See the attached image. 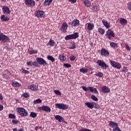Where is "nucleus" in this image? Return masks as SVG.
Here are the masks:
<instances>
[{
    "label": "nucleus",
    "instance_id": "obj_34",
    "mask_svg": "<svg viewBox=\"0 0 131 131\" xmlns=\"http://www.w3.org/2000/svg\"><path fill=\"white\" fill-rule=\"evenodd\" d=\"M8 117L11 119H16V115L13 114H9L8 115Z\"/></svg>",
    "mask_w": 131,
    "mask_h": 131
},
{
    "label": "nucleus",
    "instance_id": "obj_25",
    "mask_svg": "<svg viewBox=\"0 0 131 131\" xmlns=\"http://www.w3.org/2000/svg\"><path fill=\"white\" fill-rule=\"evenodd\" d=\"M53 3V0H45L43 3V6H50Z\"/></svg>",
    "mask_w": 131,
    "mask_h": 131
},
{
    "label": "nucleus",
    "instance_id": "obj_54",
    "mask_svg": "<svg viewBox=\"0 0 131 131\" xmlns=\"http://www.w3.org/2000/svg\"><path fill=\"white\" fill-rule=\"evenodd\" d=\"M126 49L127 50V51H130V48L127 43H126Z\"/></svg>",
    "mask_w": 131,
    "mask_h": 131
},
{
    "label": "nucleus",
    "instance_id": "obj_39",
    "mask_svg": "<svg viewBox=\"0 0 131 131\" xmlns=\"http://www.w3.org/2000/svg\"><path fill=\"white\" fill-rule=\"evenodd\" d=\"M94 75H95V76H98V77H102V76H104V74H103L102 72H99L95 74Z\"/></svg>",
    "mask_w": 131,
    "mask_h": 131
},
{
    "label": "nucleus",
    "instance_id": "obj_47",
    "mask_svg": "<svg viewBox=\"0 0 131 131\" xmlns=\"http://www.w3.org/2000/svg\"><path fill=\"white\" fill-rule=\"evenodd\" d=\"M13 124H18L19 123V120L13 119L12 120Z\"/></svg>",
    "mask_w": 131,
    "mask_h": 131
},
{
    "label": "nucleus",
    "instance_id": "obj_50",
    "mask_svg": "<svg viewBox=\"0 0 131 131\" xmlns=\"http://www.w3.org/2000/svg\"><path fill=\"white\" fill-rule=\"evenodd\" d=\"M64 66H65L67 68H70L71 67V64L69 63H64Z\"/></svg>",
    "mask_w": 131,
    "mask_h": 131
},
{
    "label": "nucleus",
    "instance_id": "obj_44",
    "mask_svg": "<svg viewBox=\"0 0 131 131\" xmlns=\"http://www.w3.org/2000/svg\"><path fill=\"white\" fill-rule=\"evenodd\" d=\"M20 71H21L22 73H24V74H29L30 72L29 71H27L26 70H20Z\"/></svg>",
    "mask_w": 131,
    "mask_h": 131
},
{
    "label": "nucleus",
    "instance_id": "obj_11",
    "mask_svg": "<svg viewBox=\"0 0 131 131\" xmlns=\"http://www.w3.org/2000/svg\"><path fill=\"white\" fill-rule=\"evenodd\" d=\"M38 109L41 111H45V112H51V107L48 105H43L38 107Z\"/></svg>",
    "mask_w": 131,
    "mask_h": 131
},
{
    "label": "nucleus",
    "instance_id": "obj_8",
    "mask_svg": "<svg viewBox=\"0 0 131 131\" xmlns=\"http://www.w3.org/2000/svg\"><path fill=\"white\" fill-rule=\"evenodd\" d=\"M35 16L37 18H44L45 17V12L40 10H37L35 12Z\"/></svg>",
    "mask_w": 131,
    "mask_h": 131
},
{
    "label": "nucleus",
    "instance_id": "obj_20",
    "mask_svg": "<svg viewBox=\"0 0 131 131\" xmlns=\"http://www.w3.org/2000/svg\"><path fill=\"white\" fill-rule=\"evenodd\" d=\"M71 26H74V27L79 26V20L77 19H74L71 23Z\"/></svg>",
    "mask_w": 131,
    "mask_h": 131
},
{
    "label": "nucleus",
    "instance_id": "obj_51",
    "mask_svg": "<svg viewBox=\"0 0 131 131\" xmlns=\"http://www.w3.org/2000/svg\"><path fill=\"white\" fill-rule=\"evenodd\" d=\"M27 65L28 66H32V61H27Z\"/></svg>",
    "mask_w": 131,
    "mask_h": 131
},
{
    "label": "nucleus",
    "instance_id": "obj_42",
    "mask_svg": "<svg viewBox=\"0 0 131 131\" xmlns=\"http://www.w3.org/2000/svg\"><path fill=\"white\" fill-rule=\"evenodd\" d=\"M54 93L58 96H62V93L59 90H54Z\"/></svg>",
    "mask_w": 131,
    "mask_h": 131
},
{
    "label": "nucleus",
    "instance_id": "obj_48",
    "mask_svg": "<svg viewBox=\"0 0 131 131\" xmlns=\"http://www.w3.org/2000/svg\"><path fill=\"white\" fill-rule=\"evenodd\" d=\"M24 98H29V94L28 93H25L23 94Z\"/></svg>",
    "mask_w": 131,
    "mask_h": 131
},
{
    "label": "nucleus",
    "instance_id": "obj_62",
    "mask_svg": "<svg viewBox=\"0 0 131 131\" xmlns=\"http://www.w3.org/2000/svg\"><path fill=\"white\" fill-rule=\"evenodd\" d=\"M93 73L94 72H91V73H90V74H93Z\"/></svg>",
    "mask_w": 131,
    "mask_h": 131
},
{
    "label": "nucleus",
    "instance_id": "obj_19",
    "mask_svg": "<svg viewBox=\"0 0 131 131\" xmlns=\"http://www.w3.org/2000/svg\"><path fill=\"white\" fill-rule=\"evenodd\" d=\"M86 25L88 30H89L90 31H92V30H94V28H95V24L94 23H87Z\"/></svg>",
    "mask_w": 131,
    "mask_h": 131
},
{
    "label": "nucleus",
    "instance_id": "obj_5",
    "mask_svg": "<svg viewBox=\"0 0 131 131\" xmlns=\"http://www.w3.org/2000/svg\"><path fill=\"white\" fill-rule=\"evenodd\" d=\"M97 64H98V66H99L101 68H103V69H108L109 68V66L106 64L104 62V61L102 60H98L96 62Z\"/></svg>",
    "mask_w": 131,
    "mask_h": 131
},
{
    "label": "nucleus",
    "instance_id": "obj_52",
    "mask_svg": "<svg viewBox=\"0 0 131 131\" xmlns=\"http://www.w3.org/2000/svg\"><path fill=\"white\" fill-rule=\"evenodd\" d=\"M128 71V70L127 69V68L124 67L123 69L122 72L126 73Z\"/></svg>",
    "mask_w": 131,
    "mask_h": 131
},
{
    "label": "nucleus",
    "instance_id": "obj_41",
    "mask_svg": "<svg viewBox=\"0 0 131 131\" xmlns=\"http://www.w3.org/2000/svg\"><path fill=\"white\" fill-rule=\"evenodd\" d=\"M98 32H99L100 33V34H104V33H105V30L99 28L98 29Z\"/></svg>",
    "mask_w": 131,
    "mask_h": 131
},
{
    "label": "nucleus",
    "instance_id": "obj_57",
    "mask_svg": "<svg viewBox=\"0 0 131 131\" xmlns=\"http://www.w3.org/2000/svg\"><path fill=\"white\" fill-rule=\"evenodd\" d=\"M4 110V105L0 104V111Z\"/></svg>",
    "mask_w": 131,
    "mask_h": 131
},
{
    "label": "nucleus",
    "instance_id": "obj_23",
    "mask_svg": "<svg viewBox=\"0 0 131 131\" xmlns=\"http://www.w3.org/2000/svg\"><path fill=\"white\" fill-rule=\"evenodd\" d=\"M1 19L3 22H7L10 20V18H9L8 16H6L5 15H2L1 16Z\"/></svg>",
    "mask_w": 131,
    "mask_h": 131
},
{
    "label": "nucleus",
    "instance_id": "obj_45",
    "mask_svg": "<svg viewBox=\"0 0 131 131\" xmlns=\"http://www.w3.org/2000/svg\"><path fill=\"white\" fill-rule=\"evenodd\" d=\"M32 66H35V67H38V63H37V61H32Z\"/></svg>",
    "mask_w": 131,
    "mask_h": 131
},
{
    "label": "nucleus",
    "instance_id": "obj_27",
    "mask_svg": "<svg viewBox=\"0 0 131 131\" xmlns=\"http://www.w3.org/2000/svg\"><path fill=\"white\" fill-rule=\"evenodd\" d=\"M58 59L60 60V61H63V62H65L66 61V56L63 54H61L59 56Z\"/></svg>",
    "mask_w": 131,
    "mask_h": 131
},
{
    "label": "nucleus",
    "instance_id": "obj_31",
    "mask_svg": "<svg viewBox=\"0 0 131 131\" xmlns=\"http://www.w3.org/2000/svg\"><path fill=\"white\" fill-rule=\"evenodd\" d=\"M111 48H113V49H114L115 48H117L118 45L114 42H111L110 44Z\"/></svg>",
    "mask_w": 131,
    "mask_h": 131
},
{
    "label": "nucleus",
    "instance_id": "obj_6",
    "mask_svg": "<svg viewBox=\"0 0 131 131\" xmlns=\"http://www.w3.org/2000/svg\"><path fill=\"white\" fill-rule=\"evenodd\" d=\"M56 108H58V109H61L62 110H66L68 109V107L69 106L67 104L63 103H56L55 104Z\"/></svg>",
    "mask_w": 131,
    "mask_h": 131
},
{
    "label": "nucleus",
    "instance_id": "obj_22",
    "mask_svg": "<svg viewBox=\"0 0 131 131\" xmlns=\"http://www.w3.org/2000/svg\"><path fill=\"white\" fill-rule=\"evenodd\" d=\"M55 118L56 120H57L59 122H63L64 121V118L63 117L57 115L55 116Z\"/></svg>",
    "mask_w": 131,
    "mask_h": 131
},
{
    "label": "nucleus",
    "instance_id": "obj_7",
    "mask_svg": "<svg viewBox=\"0 0 131 131\" xmlns=\"http://www.w3.org/2000/svg\"><path fill=\"white\" fill-rule=\"evenodd\" d=\"M110 62L112 67H115V68H116L117 69H120L121 68V64L119 62L114 60H110Z\"/></svg>",
    "mask_w": 131,
    "mask_h": 131
},
{
    "label": "nucleus",
    "instance_id": "obj_10",
    "mask_svg": "<svg viewBox=\"0 0 131 131\" xmlns=\"http://www.w3.org/2000/svg\"><path fill=\"white\" fill-rule=\"evenodd\" d=\"M101 55L102 57H108V56L110 55V53L107 49L102 48L101 50Z\"/></svg>",
    "mask_w": 131,
    "mask_h": 131
},
{
    "label": "nucleus",
    "instance_id": "obj_63",
    "mask_svg": "<svg viewBox=\"0 0 131 131\" xmlns=\"http://www.w3.org/2000/svg\"><path fill=\"white\" fill-rule=\"evenodd\" d=\"M39 129H41V127H39Z\"/></svg>",
    "mask_w": 131,
    "mask_h": 131
},
{
    "label": "nucleus",
    "instance_id": "obj_21",
    "mask_svg": "<svg viewBox=\"0 0 131 131\" xmlns=\"http://www.w3.org/2000/svg\"><path fill=\"white\" fill-rule=\"evenodd\" d=\"M102 91L104 94H108V93H110V89L106 86L102 87Z\"/></svg>",
    "mask_w": 131,
    "mask_h": 131
},
{
    "label": "nucleus",
    "instance_id": "obj_35",
    "mask_svg": "<svg viewBox=\"0 0 131 131\" xmlns=\"http://www.w3.org/2000/svg\"><path fill=\"white\" fill-rule=\"evenodd\" d=\"M89 71V69H85V68H81L80 69V72H81L82 73H86Z\"/></svg>",
    "mask_w": 131,
    "mask_h": 131
},
{
    "label": "nucleus",
    "instance_id": "obj_1",
    "mask_svg": "<svg viewBox=\"0 0 131 131\" xmlns=\"http://www.w3.org/2000/svg\"><path fill=\"white\" fill-rule=\"evenodd\" d=\"M82 89L84 92H88V91H90V93H94L96 95H99V92H98L97 88H94V87L91 86L86 88L84 86H82Z\"/></svg>",
    "mask_w": 131,
    "mask_h": 131
},
{
    "label": "nucleus",
    "instance_id": "obj_2",
    "mask_svg": "<svg viewBox=\"0 0 131 131\" xmlns=\"http://www.w3.org/2000/svg\"><path fill=\"white\" fill-rule=\"evenodd\" d=\"M17 112L21 117L28 116V112L23 107H17Z\"/></svg>",
    "mask_w": 131,
    "mask_h": 131
},
{
    "label": "nucleus",
    "instance_id": "obj_9",
    "mask_svg": "<svg viewBox=\"0 0 131 131\" xmlns=\"http://www.w3.org/2000/svg\"><path fill=\"white\" fill-rule=\"evenodd\" d=\"M68 29V25H67V23L66 22H64L61 25V27L60 28L59 30L62 32L63 33H66V32H67Z\"/></svg>",
    "mask_w": 131,
    "mask_h": 131
},
{
    "label": "nucleus",
    "instance_id": "obj_33",
    "mask_svg": "<svg viewBox=\"0 0 131 131\" xmlns=\"http://www.w3.org/2000/svg\"><path fill=\"white\" fill-rule=\"evenodd\" d=\"M48 60H49L50 61H51V62H55V58H54L53 56L48 55L47 56Z\"/></svg>",
    "mask_w": 131,
    "mask_h": 131
},
{
    "label": "nucleus",
    "instance_id": "obj_26",
    "mask_svg": "<svg viewBox=\"0 0 131 131\" xmlns=\"http://www.w3.org/2000/svg\"><path fill=\"white\" fill-rule=\"evenodd\" d=\"M28 89H29V90H31V91H37L38 88L37 86L33 84L31 85V86H29Z\"/></svg>",
    "mask_w": 131,
    "mask_h": 131
},
{
    "label": "nucleus",
    "instance_id": "obj_18",
    "mask_svg": "<svg viewBox=\"0 0 131 131\" xmlns=\"http://www.w3.org/2000/svg\"><path fill=\"white\" fill-rule=\"evenodd\" d=\"M102 23L103 24L104 27L107 28V29H109L111 27L110 25V23L108 22V21L106 20L105 19L102 20Z\"/></svg>",
    "mask_w": 131,
    "mask_h": 131
},
{
    "label": "nucleus",
    "instance_id": "obj_38",
    "mask_svg": "<svg viewBox=\"0 0 131 131\" xmlns=\"http://www.w3.org/2000/svg\"><path fill=\"white\" fill-rule=\"evenodd\" d=\"M38 52V51L37 50H34L33 49H32V50H30L29 54L32 55V54H37Z\"/></svg>",
    "mask_w": 131,
    "mask_h": 131
},
{
    "label": "nucleus",
    "instance_id": "obj_13",
    "mask_svg": "<svg viewBox=\"0 0 131 131\" xmlns=\"http://www.w3.org/2000/svg\"><path fill=\"white\" fill-rule=\"evenodd\" d=\"M9 40V38L6 35H4V33H1L0 34V41L2 42H7Z\"/></svg>",
    "mask_w": 131,
    "mask_h": 131
},
{
    "label": "nucleus",
    "instance_id": "obj_29",
    "mask_svg": "<svg viewBox=\"0 0 131 131\" xmlns=\"http://www.w3.org/2000/svg\"><path fill=\"white\" fill-rule=\"evenodd\" d=\"M120 23L121 25H125V24H127V20L124 18H121L120 20Z\"/></svg>",
    "mask_w": 131,
    "mask_h": 131
},
{
    "label": "nucleus",
    "instance_id": "obj_28",
    "mask_svg": "<svg viewBox=\"0 0 131 131\" xmlns=\"http://www.w3.org/2000/svg\"><path fill=\"white\" fill-rule=\"evenodd\" d=\"M55 44L56 43L55 42V41H54V40L51 39L46 45L50 46L51 47H54Z\"/></svg>",
    "mask_w": 131,
    "mask_h": 131
},
{
    "label": "nucleus",
    "instance_id": "obj_40",
    "mask_svg": "<svg viewBox=\"0 0 131 131\" xmlns=\"http://www.w3.org/2000/svg\"><path fill=\"white\" fill-rule=\"evenodd\" d=\"M91 99L93 101H95V102H97V101L99 100V99L97 98V97H96V96H95L94 95H91Z\"/></svg>",
    "mask_w": 131,
    "mask_h": 131
},
{
    "label": "nucleus",
    "instance_id": "obj_4",
    "mask_svg": "<svg viewBox=\"0 0 131 131\" xmlns=\"http://www.w3.org/2000/svg\"><path fill=\"white\" fill-rule=\"evenodd\" d=\"M79 36L78 33L76 32L74 34L67 35L65 37V39L66 40H69V39H76Z\"/></svg>",
    "mask_w": 131,
    "mask_h": 131
},
{
    "label": "nucleus",
    "instance_id": "obj_16",
    "mask_svg": "<svg viewBox=\"0 0 131 131\" xmlns=\"http://www.w3.org/2000/svg\"><path fill=\"white\" fill-rule=\"evenodd\" d=\"M85 105H86V106H87L88 108H90V109H93V108H94V106L97 105V103L94 102H89L85 103Z\"/></svg>",
    "mask_w": 131,
    "mask_h": 131
},
{
    "label": "nucleus",
    "instance_id": "obj_30",
    "mask_svg": "<svg viewBox=\"0 0 131 131\" xmlns=\"http://www.w3.org/2000/svg\"><path fill=\"white\" fill-rule=\"evenodd\" d=\"M12 85L14 88H19L21 85V84H19V82L17 81H13L12 82Z\"/></svg>",
    "mask_w": 131,
    "mask_h": 131
},
{
    "label": "nucleus",
    "instance_id": "obj_32",
    "mask_svg": "<svg viewBox=\"0 0 131 131\" xmlns=\"http://www.w3.org/2000/svg\"><path fill=\"white\" fill-rule=\"evenodd\" d=\"M71 44V47L69 48L70 50H74V49H76V43H75V42H72Z\"/></svg>",
    "mask_w": 131,
    "mask_h": 131
},
{
    "label": "nucleus",
    "instance_id": "obj_53",
    "mask_svg": "<svg viewBox=\"0 0 131 131\" xmlns=\"http://www.w3.org/2000/svg\"><path fill=\"white\" fill-rule=\"evenodd\" d=\"M76 58V57L75 56L72 55L70 56V59L71 61H74V60H75Z\"/></svg>",
    "mask_w": 131,
    "mask_h": 131
},
{
    "label": "nucleus",
    "instance_id": "obj_24",
    "mask_svg": "<svg viewBox=\"0 0 131 131\" xmlns=\"http://www.w3.org/2000/svg\"><path fill=\"white\" fill-rule=\"evenodd\" d=\"M83 4L85 7H87V8H90L92 5V3L91 1L89 0H83Z\"/></svg>",
    "mask_w": 131,
    "mask_h": 131
},
{
    "label": "nucleus",
    "instance_id": "obj_12",
    "mask_svg": "<svg viewBox=\"0 0 131 131\" xmlns=\"http://www.w3.org/2000/svg\"><path fill=\"white\" fill-rule=\"evenodd\" d=\"M25 4L28 7H34L35 6V1L33 0H25Z\"/></svg>",
    "mask_w": 131,
    "mask_h": 131
},
{
    "label": "nucleus",
    "instance_id": "obj_56",
    "mask_svg": "<svg viewBox=\"0 0 131 131\" xmlns=\"http://www.w3.org/2000/svg\"><path fill=\"white\" fill-rule=\"evenodd\" d=\"M79 131H92V130L90 129H80Z\"/></svg>",
    "mask_w": 131,
    "mask_h": 131
},
{
    "label": "nucleus",
    "instance_id": "obj_36",
    "mask_svg": "<svg viewBox=\"0 0 131 131\" xmlns=\"http://www.w3.org/2000/svg\"><path fill=\"white\" fill-rule=\"evenodd\" d=\"M36 116H37V114L36 113L31 112L30 114V117L32 118H35Z\"/></svg>",
    "mask_w": 131,
    "mask_h": 131
},
{
    "label": "nucleus",
    "instance_id": "obj_3",
    "mask_svg": "<svg viewBox=\"0 0 131 131\" xmlns=\"http://www.w3.org/2000/svg\"><path fill=\"white\" fill-rule=\"evenodd\" d=\"M106 38H108L110 40H111L112 37H115V33L111 29H108L105 35Z\"/></svg>",
    "mask_w": 131,
    "mask_h": 131
},
{
    "label": "nucleus",
    "instance_id": "obj_59",
    "mask_svg": "<svg viewBox=\"0 0 131 131\" xmlns=\"http://www.w3.org/2000/svg\"><path fill=\"white\" fill-rule=\"evenodd\" d=\"M38 129V126H36V127H35V130L36 131H37Z\"/></svg>",
    "mask_w": 131,
    "mask_h": 131
},
{
    "label": "nucleus",
    "instance_id": "obj_64",
    "mask_svg": "<svg viewBox=\"0 0 131 131\" xmlns=\"http://www.w3.org/2000/svg\"><path fill=\"white\" fill-rule=\"evenodd\" d=\"M69 24H71V23H69Z\"/></svg>",
    "mask_w": 131,
    "mask_h": 131
},
{
    "label": "nucleus",
    "instance_id": "obj_49",
    "mask_svg": "<svg viewBox=\"0 0 131 131\" xmlns=\"http://www.w3.org/2000/svg\"><path fill=\"white\" fill-rule=\"evenodd\" d=\"M113 131H121V129L118 126L117 127H116V128L113 129Z\"/></svg>",
    "mask_w": 131,
    "mask_h": 131
},
{
    "label": "nucleus",
    "instance_id": "obj_61",
    "mask_svg": "<svg viewBox=\"0 0 131 131\" xmlns=\"http://www.w3.org/2000/svg\"><path fill=\"white\" fill-rule=\"evenodd\" d=\"M18 131H24V129L20 128V129L18 130Z\"/></svg>",
    "mask_w": 131,
    "mask_h": 131
},
{
    "label": "nucleus",
    "instance_id": "obj_58",
    "mask_svg": "<svg viewBox=\"0 0 131 131\" xmlns=\"http://www.w3.org/2000/svg\"><path fill=\"white\" fill-rule=\"evenodd\" d=\"M0 100L1 101L4 100V96H3V95L1 93H0Z\"/></svg>",
    "mask_w": 131,
    "mask_h": 131
},
{
    "label": "nucleus",
    "instance_id": "obj_46",
    "mask_svg": "<svg viewBox=\"0 0 131 131\" xmlns=\"http://www.w3.org/2000/svg\"><path fill=\"white\" fill-rule=\"evenodd\" d=\"M92 10L95 12H97V11H98V6L97 5L93 6Z\"/></svg>",
    "mask_w": 131,
    "mask_h": 131
},
{
    "label": "nucleus",
    "instance_id": "obj_17",
    "mask_svg": "<svg viewBox=\"0 0 131 131\" xmlns=\"http://www.w3.org/2000/svg\"><path fill=\"white\" fill-rule=\"evenodd\" d=\"M108 126L112 127L113 129H114V128H116L118 126V123L111 121L109 122Z\"/></svg>",
    "mask_w": 131,
    "mask_h": 131
},
{
    "label": "nucleus",
    "instance_id": "obj_37",
    "mask_svg": "<svg viewBox=\"0 0 131 131\" xmlns=\"http://www.w3.org/2000/svg\"><path fill=\"white\" fill-rule=\"evenodd\" d=\"M42 102V101L41 100V99H36V100L34 101L33 104H34V105H35L36 104H40Z\"/></svg>",
    "mask_w": 131,
    "mask_h": 131
},
{
    "label": "nucleus",
    "instance_id": "obj_43",
    "mask_svg": "<svg viewBox=\"0 0 131 131\" xmlns=\"http://www.w3.org/2000/svg\"><path fill=\"white\" fill-rule=\"evenodd\" d=\"M127 8L129 12H131V2L127 4Z\"/></svg>",
    "mask_w": 131,
    "mask_h": 131
},
{
    "label": "nucleus",
    "instance_id": "obj_60",
    "mask_svg": "<svg viewBox=\"0 0 131 131\" xmlns=\"http://www.w3.org/2000/svg\"><path fill=\"white\" fill-rule=\"evenodd\" d=\"M13 131H18V130L16 128H13Z\"/></svg>",
    "mask_w": 131,
    "mask_h": 131
},
{
    "label": "nucleus",
    "instance_id": "obj_15",
    "mask_svg": "<svg viewBox=\"0 0 131 131\" xmlns=\"http://www.w3.org/2000/svg\"><path fill=\"white\" fill-rule=\"evenodd\" d=\"M2 11L3 14L5 15H9L11 13V10H10V8L8 6H4L2 8Z\"/></svg>",
    "mask_w": 131,
    "mask_h": 131
},
{
    "label": "nucleus",
    "instance_id": "obj_14",
    "mask_svg": "<svg viewBox=\"0 0 131 131\" xmlns=\"http://www.w3.org/2000/svg\"><path fill=\"white\" fill-rule=\"evenodd\" d=\"M37 63L39 64L40 65H43V66H46V64H47V61L43 59L42 58H39L38 57L36 59Z\"/></svg>",
    "mask_w": 131,
    "mask_h": 131
},
{
    "label": "nucleus",
    "instance_id": "obj_55",
    "mask_svg": "<svg viewBox=\"0 0 131 131\" xmlns=\"http://www.w3.org/2000/svg\"><path fill=\"white\" fill-rule=\"evenodd\" d=\"M70 3H71L72 4H75L76 3V0H68Z\"/></svg>",
    "mask_w": 131,
    "mask_h": 131
}]
</instances>
